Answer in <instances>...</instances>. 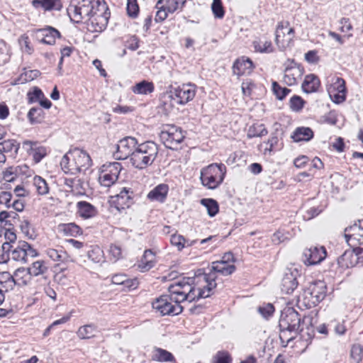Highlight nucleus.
<instances>
[{"mask_svg":"<svg viewBox=\"0 0 363 363\" xmlns=\"http://www.w3.org/2000/svg\"><path fill=\"white\" fill-rule=\"evenodd\" d=\"M67 12L70 20L75 23H80L86 18L89 20L94 32L104 30L110 18L107 5L99 0H72Z\"/></svg>","mask_w":363,"mask_h":363,"instance_id":"1","label":"nucleus"},{"mask_svg":"<svg viewBox=\"0 0 363 363\" xmlns=\"http://www.w3.org/2000/svg\"><path fill=\"white\" fill-rule=\"evenodd\" d=\"M204 280L206 284L201 288L195 284L194 277H183L171 284L168 286V292L172 294L175 303L180 305L186 301L193 302L200 298H208L217 286L216 277L213 274L205 275Z\"/></svg>","mask_w":363,"mask_h":363,"instance_id":"2","label":"nucleus"},{"mask_svg":"<svg viewBox=\"0 0 363 363\" xmlns=\"http://www.w3.org/2000/svg\"><path fill=\"white\" fill-rule=\"evenodd\" d=\"M279 326L281 341L282 342H289L299 332L301 327L300 315L293 308L287 307L284 308L280 315Z\"/></svg>","mask_w":363,"mask_h":363,"instance_id":"3","label":"nucleus"},{"mask_svg":"<svg viewBox=\"0 0 363 363\" xmlns=\"http://www.w3.org/2000/svg\"><path fill=\"white\" fill-rule=\"evenodd\" d=\"M158 151L157 145L152 141H146L139 144L131 157L133 166L139 169H145L155 160Z\"/></svg>","mask_w":363,"mask_h":363,"instance_id":"4","label":"nucleus"},{"mask_svg":"<svg viewBox=\"0 0 363 363\" xmlns=\"http://www.w3.org/2000/svg\"><path fill=\"white\" fill-rule=\"evenodd\" d=\"M225 174L226 167L224 164L213 163L201 169L200 179L204 186L215 189L222 184Z\"/></svg>","mask_w":363,"mask_h":363,"instance_id":"5","label":"nucleus"},{"mask_svg":"<svg viewBox=\"0 0 363 363\" xmlns=\"http://www.w3.org/2000/svg\"><path fill=\"white\" fill-rule=\"evenodd\" d=\"M327 286L325 281L318 280L310 283L303 291L298 302L302 303L306 308H311L320 303L325 297Z\"/></svg>","mask_w":363,"mask_h":363,"instance_id":"6","label":"nucleus"},{"mask_svg":"<svg viewBox=\"0 0 363 363\" xmlns=\"http://www.w3.org/2000/svg\"><path fill=\"white\" fill-rule=\"evenodd\" d=\"M152 308L159 312L161 315H177L183 311V307L175 303V300L170 293L162 295L152 303Z\"/></svg>","mask_w":363,"mask_h":363,"instance_id":"7","label":"nucleus"},{"mask_svg":"<svg viewBox=\"0 0 363 363\" xmlns=\"http://www.w3.org/2000/svg\"><path fill=\"white\" fill-rule=\"evenodd\" d=\"M122 168V164L118 162L103 164L99 177V182L101 186L108 188L114 184L118 180Z\"/></svg>","mask_w":363,"mask_h":363,"instance_id":"8","label":"nucleus"},{"mask_svg":"<svg viewBox=\"0 0 363 363\" xmlns=\"http://www.w3.org/2000/svg\"><path fill=\"white\" fill-rule=\"evenodd\" d=\"M160 138L166 147L174 150L184 140L185 136L180 127L168 125L162 130Z\"/></svg>","mask_w":363,"mask_h":363,"instance_id":"9","label":"nucleus"},{"mask_svg":"<svg viewBox=\"0 0 363 363\" xmlns=\"http://www.w3.org/2000/svg\"><path fill=\"white\" fill-rule=\"evenodd\" d=\"M38 255L37 250L30 244L26 241L20 240L17 245L11 249L8 257L21 264H25L28 262L29 258H34Z\"/></svg>","mask_w":363,"mask_h":363,"instance_id":"10","label":"nucleus"},{"mask_svg":"<svg viewBox=\"0 0 363 363\" xmlns=\"http://www.w3.org/2000/svg\"><path fill=\"white\" fill-rule=\"evenodd\" d=\"M196 91V86L193 84H184L171 91L169 98L174 100L177 104L184 105L191 101Z\"/></svg>","mask_w":363,"mask_h":363,"instance_id":"11","label":"nucleus"},{"mask_svg":"<svg viewBox=\"0 0 363 363\" xmlns=\"http://www.w3.org/2000/svg\"><path fill=\"white\" fill-rule=\"evenodd\" d=\"M138 140L133 137H125L119 140L117 145V150L114 155L118 160H125L128 157H133L137 150Z\"/></svg>","mask_w":363,"mask_h":363,"instance_id":"12","label":"nucleus"},{"mask_svg":"<svg viewBox=\"0 0 363 363\" xmlns=\"http://www.w3.org/2000/svg\"><path fill=\"white\" fill-rule=\"evenodd\" d=\"M328 93L331 100L335 104H340L346 99L345 81L339 77L332 79L331 84L328 86Z\"/></svg>","mask_w":363,"mask_h":363,"instance_id":"13","label":"nucleus"},{"mask_svg":"<svg viewBox=\"0 0 363 363\" xmlns=\"http://www.w3.org/2000/svg\"><path fill=\"white\" fill-rule=\"evenodd\" d=\"M345 238L350 247L363 244V219L345 228Z\"/></svg>","mask_w":363,"mask_h":363,"instance_id":"14","label":"nucleus"},{"mask_svg":"<svg viewBox=\"0 0 363 363\" xmlns=\"http://www.w3.org/2000/svg\"><path fill=\"white\" fill-rule=\"evenodd\" d=\"M298 277H299V273L296 268L286 269L281 283L282 293L291 294L294 291L298 285Z\"/></svg>","mask_w":363,"mask_h":363,"instance_id":"15","label":"nucleus"},{"mask_svg":"<svg viewBox=\"0 0 363 363\" xmlns=\"http://www.w3.org/2000/svg\"><path fill=\"white\" fill-rule=\"evenodd\" d=\"M304 263L307 265H315L323 262L327 255L326 249L323 246H312L303 251Z\"/></svg>","mask_w":363,"mask_h":363,"instance_id":"16","label":"nucleus"},{"mask_svg":"<svg viewBox=\"0 0 363 363\" xmlns=\"http://www.w3.org/2000/svg\"><path fill=\"white\" fill-rule=\"evenodd\" d=\"M135 193L130 188L123 187L116 195L113 203L116 204V208L121 211L131 206L135 203Z\"/></svg>","mask_w":363,"mask_h":363,"instance_id":"17","label":"nucleus"},{"mask_svg":"<svg viewBox=\"0 0 363 363\" xmlns=\"http://www.w3.org/2000/svg\"><path fill=\"white\" fill-rule=\"evenodd\" d=\"M23 147L33 157L36 164L39 163L48 154L47 148L40 145L37 141L25 140L23 142Z\"/></svg>","mask_w":363,"mask_h":363,"instance_id":"18","label":"nucleus"},{"mask_svg":"<svg viewBox=\"0 0 363 363\" xmlns=\"http://www.w3.org/2000/svg\"><path fill=\"white\" fill-rule=\"evenodd\" d=\"M72 152L75 160L77 167H79V173L85 172L91 167V159L86 151L79 148H74L72 150Z\"/></svg>","mask_w":363,"mask_h":363,"instance_id":"19","label":"nucleus"},{"mask_svg":"<svg viewBox=\"0 0 363 363\" xmlns=\"http://www.w3.org/2000/svg\"><path fill=\"white\" fill-rule=\"evenodd\" d=\"M253 68L254 65L252 61L245 57L237 59L234 62L232 67L233 74L238 77L250 74Z\"/></svg>","mask_w":363,"mask_h":363,"instance_id":"20","label":"nucleus"},{"mask_svg":"<svg viewBox=\"0 0 363 363\" xmlns=\"http://www.w3.org/2000/svg\"><path fill=\"white\" fill-rule=\"evenodd\" d=\"M304 69L300 66L294 64L285 69L284 82L288 86H293L297 84V81L303 74Z\"/></svg>","mask_w":363,"mask_h":363,"instance_id":"21","label":"nucleus"},{"mask_svg":"<svg viewBox=\"0 0 363 363\" xmlns=\"http://www.w3.org/2000/svg\"><path fill=\"white\" fill-rule=\"evenodd\" d=\"M37 33L41 37L40 41L48 45H54L56 38H60L61 35L58 30L51 26H46L38 29Z\"/></svg>","mask_w":363,"mask_h":363,"instance_id":"22","label":"nucleus"},{"mask_svg":"<svg viewBox=\"0 0 363 363\" xmlns=\"http://www.w3.org/2000/svg\"><path fill=\"white\" fill-rule=\"evenodd\" d=\"M235 269L236 267L233 264L218 263V262H213L211 267L209 269V272L203 274V277L205 275L213 274L216 279L217 277L216 273H219L223 276H228L232 274L235 271Z\"/></svg>","mask_w":363,"mask_h":363,"instance_id":"23","label":"nucleus"},{"mask_svg":"<svg viewBox=\"0 0 363 363\" xmlns=\"http://www.w3.org/2000/svg\"><path fill=\"white\" fill-rule=\"evenodd\" d=\"M60 166L62 171L65 174H77L79 173L76 162L72 152V150H69L62 158Z\"/></svg>","mask_w":363,"mask_h":363,"instance_id":"24","label":"nucleus"},{"mask_svg":"<svg viewBox=\"0 0 363 363\" xmlns=\"http://www.w3.org/2000/svg\"><path fill=\"white\" fill-rule=\"evenodd\" d=\"M169 186L166 184H160L153 188L147 194V199L151 201L163 203L167 196Z\"/></svg>","mask_w":363,"mask_h":363,"instance_id":"25","label":"nucleus"},{"mask_svg":"<svg viewBox=\"0 0 363 363\" xmlns=\"http://www.w3.org/2000/svg\"><path fill=\"white\" fill-rule=\"evenodd\" d=\"M155 263V254L151 250H146L138 264V268L141 272H145L151 269Z\"/></svg>","mask_w":363,"mask_h":363,"instance_id":"26","label":"nucleus"},{"mask_svg":"<svg viewBox=\"0 0 363 363\" xmlns=\"http://www.w3.org/2000/svg\"><path fill=\"white\" fill-rule=\"evenodd\" d=\"M31 4L35 9L42 8L44 11H60L62 8L61 0H33Z\"/></svg>","mask_w":363,"mask_h":363,"instance_id":"27","label":"nucleus"},{"mask_svg":"<svg viewBox=\"0 0 363 363\" xmlns=\"http://www.w3.org/2000/svg\"><path fill=\"white\" fill-rule=\"evenodd\" d=\"M77 213L80 217L88 219L94 217L97 214L96 208L90 203L82 201L77 203Z\"/></svg>","mask_w":363,"mask_h":363,"instance_id":"28","label":"nucleus"},{"mask_svg":"<svg viewBox=\"0 0 363 363\" xmlns=\"http://www.w3.org/2000/svg\"><path fill=\"white\" fill-rule=\"evenodd\" d=\"M12 276L19 287L26 286L32 281V277L28 268L19 267L16 269Z\"/></svg>","mask_w":363,"mask_h":363,"instance_id":"29","label":"nucleus"},{"mask_svg":"<svg viewBox=\"0 0 363 363\" xmlns=\"http://www.w3.org/2000/svg\"><path fill=\"white\" fill-rule=\"evenodd\" d=\"M64 184L70 189V191L75 195H84L85 188L84 186V182L78 178H65L64 179Z\"/></svg>","mask_w":363,"mask_h":363,"instance_id":"30","label":"nucleus"},{"mask_svg":"<svg viewBox=\"0 0 363 363\" xmlns=\"http://www.w3.org/2000/svg\"><path fill=\"white\" fill-rule=\"evenodd\" d=\"M320 84L318 77L313 74H311L305 77L301 88L305 93L311 94L317 91Z\"/></svg>","mask_w":363,"mask_h":363,"instance_id":"31","label":"nucleus"},{"mask_svg":"<svg viewBox=\"0 0 363 363\" xmlns=\"http://www.w3.org/2000/svg\"><path fill=\"white\" fill-rule=\"evenodd\" d=\"M313 131L308 127H298L295 129L291 135V138L294 142L301 141L308 142L313 138Z\"/></svg>","mask_w":363,"mask_h":363,"instance_id":"32","label":"nucleus"},{"mask_svg":"<svg viewBox=\"0 0 363 363\" xmlns=\"http://www.w3.org/2000/svg\"><path fill=\"white\" fill-rule=\"evenodd\" d=\"M339 265L342 267L350 268L354 267L358 262L357 253L352 251H345L337 259Z\"/></svg>","mask_w":363,"mask_h":363,"instance_id":"33","label":"nucleus"},{"mask_svg":"<svg viewBox=\"0 0 363 363\" xmlns=\"http://www.w3.org/2000/svg\"><path fill=\"white\" fill-rule=\"evenodd\" d=\"M17 285L13 276L8 272L0 273V289L4 292H8L13 289Z\"/></svg>","mask_w":363,"mask_h":363,"instance_id":"34","label":"nucleus"},{"mask_svg":"<svg viewBox=\"0 0 363 363\" xmlns=\"http://www.w3.org/2000/svg\"><path fill=\"white\" fill-rule=\"evenodd\" d=\"M132 91L135 94L147 95L155 90V85L152 82L143 80L132 87Z\"/></svg>","mask_w":363,"mask_h":363,"instance_id":"35","label":"nucleus"},{"mask_svg":"<svg viewBox=\"0 0 363 363\" xmlns=\"http://www.w3.org/2000/svg\"><path fill=\"white\" fill-rule=\"evenodd\" d=\"M16 240V235L9 228H5L4 230V237L1 245V251L10 252L13 246L11 243H14Z\"/></svg>","mask_w":363,"mask_h":363,"instance_id":"36","label":"nucleus"},{"mask_svg":"<svg viewBox=\"0 0 363 363\" xmlns=\"http://www.w3.org/2000/svg\"><path fill=\"white\" fill-rule=\"evenodd\" d=\"M46 255L52 261L57 263H63L68 262L69 257L67 253L62 250H56L53 248H48L45 251Z\"/></svg>","mask_w":363,"mask_h":363,"instance_id":"37","label":"nucleus"},{"mask_svg":"<svg viewBox=\"0 0 363 363\" xmlns=\"http://www.w3.org/2000/svg\"><path fill=\"white\" fill-rule=\"evenodd\" d=\"M152 359L157 362H175L174 355L169 351L160 347H154Z\"/></svg>","mask_w":363,"mask_h":363,"instance_id":"38","label":"nucleus"},{"mask_svg":"<svg viewBox=\"0 0 363 363\" xmlns=\"http://www.w3.org/2000/svg\"><path fill=\"white\" fill-rule=\"evenodd\" d=\"M186 1L187 0H158L157 2V6L164 2L167 11L169 13H173L177 11H182Z\"/></svg>","mask_w":363,"mask_h":363,"instance_id":"39","label":"nucleus"},{"mask_svg":"<svg viewBox=\"0 0 363 363\" xmlns=\"http://www.w3.org/2000/svg\"><path fill=\"white\" fill-rule=\"evenodd\" d=\"M20 144L15 140H6L0 143V152L11 153L12 156L17 155Z\"/></svg>","mask_w":363,"mask_h":363,"instance_id":"40","label":"nucleus"},{"mask_svg":"<svg viewBox=\"0 0 363 363\" xmlns=\"http://www.w3.org/2000/svg\"><path fill=\"white\" fill-rule=\"evenodd\" d=\"M31 277L43 276L48 270L45 262L43 260H38L32 263L31 266L28 267Z\"/></svg>","mask_w":363,"mask_h":363,"instance_id":"41","label":"nucleus"},{"mask_svg":"<svg viewBox=\"0 0 363 363\" xmlns=\"http://www.w3.org/2000/svg\"><path fill=\"white\" fill-rule=\"evenodd\" d=\"M96 332V327L94 324H88L79 327L77 334L80 339H90L95 336Z\"/></svg>","mask_w":363,"mask_h":363,"instance_id":"42","label":"nucleus"},{"mask_svg":"<svg viewBox=\"0 0 363 363\" xmlns=\"http://www.w3.org/2000/svg\"><path fill=\"white\" fill-rule=\"evenodd\" d=\"M268 133L267 128L262 123H255L250 126L247 137L248 138H252L255 137L264 136Z\"/></svg>","mask_w":363,"mask_h":363,"instance_id":"43","label":"nucleus"},{"mask_svg":"<svg viewBox=\"0 0 363 363\" xmlns=\"http://www.w3.org/2000/svg\"><path fill=\"white\" fill-rule=\"evenodd\" d=\"M201 204L206 207L210 217L215 216L219 211L218 202L213 199H202Z\"/></svg>","mask_w":363,"mask_h":363,"instance_id":"44","label":"nucleus"},{"mask_svg":"<svg viewBox=\"0 0 363 363\" xmlns=\"http://www.w3.org/2000/svg\"><path fill=\"white\" fill-rule=\"evenodd\" d=\"M33 184L39 195H46L49 193V186L45 179L40 176H35L33 179Z\"/></svg>","mask_w":363,"mask_h":363,"instance_id":"45","label":"nucleus"},{"mask_svg":"<svg viewBox=\"0 0 363 363\" xmlns=\"http://www.w3.org/2000/svg\"><path fill=\"white\" fill-rule=\"evenodd\" d=\"M60 228L66 235L77 237L82 234V228L74 223H64L60 225Z\"/></svg>","mask_w":363,"mask_h":363,"instance_id":"46","label":"nucleus"},{"mask_svg":"<svg viewBox=\"0 0 363 363\" xmlns=\"http://www.w3.org/2000/svg\"><path fill=\"white\" fill-rule=\"evenodd\" d=\"M28 118L30 123H40L44 118V111L40 107H33L28 113Z\"/></svg>","mask_w":363,"mask_h":363,"instance_id":"47","label":"nucleus"},{"mask_svg":"<svg viewBox=\"0 0 363 363\" xmlns=\"http://www.w3.org/2000/svg\"><path fill=\"white\" fill-rule=\"evenodd\" d=\"M255 52L261 53H270L273 51L272 42L265 40L262 42L261 40H254L252 43Z\"/></svg>","mask_w":363,"mask_h":363,"instance_id":"48","label":"nucleus"},{"mask_svg":"<svg viewBox=\"0 0 363 363\" xmlns=\"http://www.w3.org/2000/svg\"><path fill=\"white\" fill-rule=\"evenodd\" d=\"M40 72L37 69L25 71L21 74L19 77L16 80L15 84H24L37 78Z\"/></svg>","mask_w":363,"mask_h":363,"instance_id":"49","label":"nucleus"},{"mask_svg":"<svg viewBox=\"0 0 363 363\" xmlns=\"http://www.w3.org/2000/svg\"><path fill=\"white\" fill-rule=\"evenodd\" d=\"M363 347L359 344L352 346L350 350V363H360L362 360Z\"/></svg>","mask_w":363,"mask_h":363,"instance_id":"50","label":"nucleus"},{"mask_svg":"<svg viewBox=\"0 0 363 363\" xmlns=\"http://www.w3.org/2000/svg\"><path fill=\"white\" fill-rule=\"evenodd\" d=\"M272 91L279 100H283L291 92L289 89L281 87L277 82L272 83Z\"/></svg>","mask_w":363,"mask_h":363,"instance_id":"51","label":"nucleus"},{"mask_svg":"<svg viewBox=\"0 0 363 363\" xmlns=\"http://www.w3.org/2000/svg\"><path fill=\"white\" fill-rule=\"evenodd\" d=\"M9 48L4 40L0 39V66L9 62Z\"/></svg>","mask_w":363,"mask_h":363,"instance_id":"52","label":"nucleus"},{"mask_svg":"<svg viewBox=\"0 0 363 363\" xmlns=\"http://www.w3.org/2000/svg\"><path fill=\"white\" fill-rule=\"evenodd\" d=\"M88 257L94 263L103 261L104 252L99 247H95L88 252Z\"/></svg>","mask_w":363,"mask_h":363,"instance_id":"53","label":"nucleus"},{"mask_svg":"<svg viewBox=\"0 0 363 363\" xmlns=\"http://www.w3.org/2000/svg\"><path fill=\"white\" fill-rule=\"evenodd\" d=\"M127 14L130 18H136L139 13V6L137 0H127Z\"/></svg>","mask_w":363,"mask_h":363,"instance_id":"54","label":"nucleus"},{"mask_svg":"<svg viewBox=\"0 0 363 363\" xmlns=\"http://www.w3.org/2000/svg\"><path fill=\"white\" fill-rule=\"evenodd\" d=\"M211 10L216 18H222L225 11L221 0H213L211 4Z\"/></svg>","mask_w":363,"mask_h":363,"instance_id":"55","label":"nucleus"},{"mask_svg":"<svg viewBox=\"0 0 363 363\" xmlns=\"http://www.w3.org/2000/svg\"><path fill=\"white\" fill-rule=\"evenodd\" d=\"M186 242L187 240L181 235L174 234L171 235L170 242L172 245L177 247L179 251L185 247Z\"/></svg>","mask_w":363,"mask_h":363,"instance_id":"56","label":"nucleus"},{"mask_svg":"<svg viewBox=\"0 0 363 363\" xmlns=\"http://www.w3.org/2000/svg\"><path fill=\"white\" fill-rule=\"evenodd\" d=\"M213 363H231L232 358L226 351H218L213 357Z\"/></svg>","mask_w":363,"mask_h":363,"instance_id":"57","label":"nucleus"},{"mask_svg":"<svg viewBox=\"0 0 363 363\" xmlns=\"http://www.w3.org/2000/svg\"><path fill=\"white\" fill-rule=\"evenodd\" d=\"M289 23L288 21L286 22H280L276 30V38L275 40L277 43L279 42V38L281 36V31L284 29H287V34L293 35L294 33V29L293 28H289Z\"/></svg>","mask_w":363,"mask_h":363,"instance_id":"58","label":"nucleus"},{"mask_svg":"<svg viewBox=\"0 0 363 363\" xmlns=\"http://www.w3.org/2000/svg\"><path fill=\"white\" fill-rule=\"evenodd\" d=\"M304 103L301 97L294 96L290 99V108L294 111H299L303 108Z\"/></svg>","mask_w":363,"mask_h":363,"instance_id":"59","label":"nucleus"},{"mask_svg":"<svg viewBox=\"0 0 363 363\" xmlns=\"http://www.w3.org/2000/svg\"><path fill=\"white\" fill-rule=\"evenodd\" d=\"M156 7L158 9V11L156 13L155 20L156 22H162L167 18L168 13L169 12L166 9L165 4H162L161 6H156Z\"/></svg>","mask_w":363,"mask_h":363,"instance_id":"60","label":"nucleus"},{"mask_svg":"<svg viewBox=\"0 0 363 363\" xmlns=\"http://www.w3.org/2000/svg\"><path fill=\"white\" fill-rule=\"evenodd\" d=\"M28 96L29 103H33L44 98V94L38 87H34L33 92H29Z\"/></svg>","mask_w":363,"mask_h":363,"instance_id":"61","label":"nucleus"},{"mask_svg":"<svg viewBox=\"0 0 363 363\" xmlns=\"http://www.w3.org/2000/svg\"><path fill=\"white\" fill-rule=\"evenodd\" d=\"M30 223L27 220H24L21 221L20 225L21 232L29 239L34 240L35 235L33 232H30Z\"/></svg>","mask_w":363,"mask_h":363,"instance_id":"62","label":"nucleus"},{"mask_svg":"<svg viewBox=\"0 0 363 363\" xmlns=\"http://www.w3.org/2000/svg\"><path fill=\"white\" fill-rule=\"evenodd\" d=\"M278 143L279 138L277 135H276L275 134H272L267 142V144L269 145V147L265 148V152L268 151L270 153L277 148L280 149V147H278Z\"/></svg>","mask_w":363,"mask_h":363,"instance_id":"63","label":"nucleus"},{"mask_svg":"<svg viewBox=\"0 0 363 363\" xmlns=\"http://www.w3.org/2000/svg\"><path fill=\"white\" fill-rule=\"evenodd\" d=\"M109 253L113 259L117 261L122 257L121 247L116 244H111L109 248Z\"/></svg>","mask_w":363,"mask_h":363,"instance_id":"64","label":"nucleus"}]
</instances>
